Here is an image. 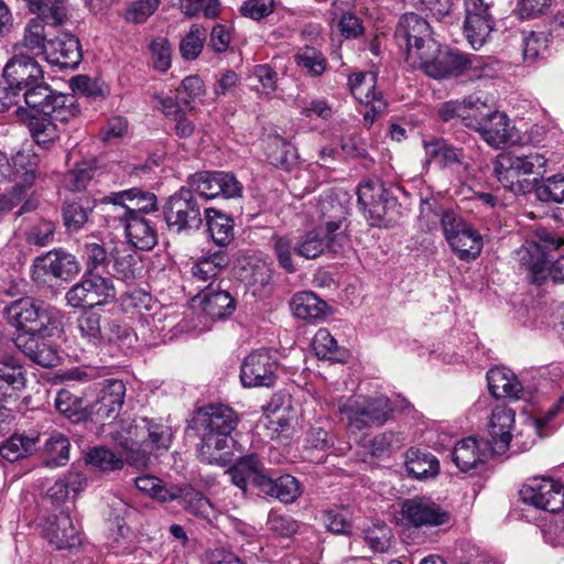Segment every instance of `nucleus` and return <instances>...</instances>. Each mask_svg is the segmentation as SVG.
<instances>
[{
	"label": "nucleus",
	"mask_w": 564,
	"mask_h": 564,
	"mask_svg": "<svg viewBox=\"0 0 564 564\" xmlns=\"http://www.w3.org/2000/svg\"><path fill=\"white\" fill-rule=\"evenodd\" d=\"M319 212L324 227L304 234L294 246L295 253L302 258L338 253L349 246L347 207L337 198L327 197L319 202Z\"/></svg>",
	"instance_id": "f257e3e1"
},
{
	"label": "nucleus",
	"mask_w": 564,
	"mask_h": 564,
	"mask_svg": "<svg viewBox=\"0 0 564 564\" xmlns=\"http://www.w3.org/2000/svg\"><path fill=\"white\" fill-rule=\"evenodd\" d=\"M192 423L200 438V462L224 466L234 443L231 433L238 423L236 413L224 404L209 405L198 410Z\"/></svg>",
	"instance_id": "f03ea898"
},
{
	"label": "nucleus",
	"mask_w": 564,
	"mask_h": 564,
	"mask_svg": "<svg viewBox=\"0 0 564 564\" xmlns=\"http://www.w3.org/2000/svg\"><path fill=\"white\" fill-rule=\"evenodd\" d=\"M3 316L18 334H56L62 326L61 312L32 296L10 302L3 310Z\"/></svg>",
	"instance_id": "7ed1b4c3"
},
{
	"label": "nucleus",
	"mask_w": 564,
	"mask_h": 564,
	"mask_svg": "<svg viewBox=\"0 0 564 564\" xmlns=\"http://www.w3.org/2000/svg\"><path fill=\"white\" fill-rule=\"evenodd\" d=\"M128 434L122 440L113 438L123 448L128 464L137 468L148 467L151 455L167 449L172 440L169 426L148 419L135 422Z\"/></svg>",
	"instance_id": "20e7f679"
},
{
	"label": "nucleus",
	"mask_w": 564,
	"mask_h": 564,
	"mask_svg": "<svg viewBox=\"0 0 564 564\" xmlns=\"http://www.w3.org/2000/svg\"><path fill=\"white\" fill-rule=\"evenodd\" d=\"M416 65L434 79H447L458 77L473 72V75L481 77L485 75L487 65L477 55H469L456 48L440 43L434 48L422 52Z\"/></svg>",
	"instance_id": "39448f33"
},
{
	"label": "nucleus",
	"mask_w": 564,
	"mask_h": 564,
	"mask_svg": "<svg viewBox=\"0 0 564 564\" xmlns=\"http://www.w3.org/2000/svg\"><path fill=\"white\" fill-rule=\"evenodd\" d=\"M338 411L349 429L361 431L383 425L392 415L393 406L384 395H352L338 401Z\"/></svg>",
	"instance_id": "423d86ee"
},
{
	"label": "nucleus",
	"mask_w": 564,
	"mask_h": 564,
	"mask_svg": "<svg viewBox=\"0 0 564 564\" xmlns=\"http://www.w3.org/2000/svg\"><path fill=\"white\" fill-rule=\"evenodd\" d=\"M564 246V238L556 231L536 227L523 247L521 262L529 272V280L533 284H542L546 280L549 258L553 251Z\"/></svg>",
	"instance_id": "0eeeda50"
},
{
	"label": "nucleus",
	"mask_w": 564,
	"mask_h": 564,
	"mask_svg": "<svg viewBox=\"0 0 564 564\" xmlns=\"http://www.w3.org/2000/svg\"><path fill=\"white\" fill-rule=\"evenodd\" d=\"M26 106L39 115L50 116L61 122L75 118L79 113L77 99L72 94L52 89L42 80L23 90Z\"/></svg>",
	"instance_id": "6e6552de"
},
{
	"label": "nucleus",
	"mask_w": 564,
	"mask_h": 564,
	"mask_svg": "<svg viewBox=\"0 0 564 564\" xmlns=\"http://www.w3.org/2000/svg\"><path fill=\"white\" fill-rule=\"evenodd\" d=\"M358 203L364 214L376 227H392L399 218L397 199L379 181H366L358 186Z\"/></svg>",
	"instance_id": "1a4fd4ad"
},
{
	"label": "nucleus",
	"mask_w": 564,
	"mask_h": 564,
	"mask_svg": "<svg viewBox=\"0 0 564 564\" xmlns=\"http://www.w3.org/2000/svg\"><path fill=\"white\" fill-rule=\"evenodd\" d=\"M202 208L196 195L182 186L164 203V220L169 229L176 234L197 230L203 225Z\"/></svg>",
	"instance_id": "9d476101"
},
{
	"label": "nucleus",
	"mask_w": 564,
	"mask_h": 564,
	"mask_svg": "<svg viewBox=\"0 0 564 564\" xmlns=\"http://www.w3.org/2000/svg\"><path fill=\"white\" fill-rule=\"evenodd\" d=\"M394 37L399 47L404 50L406 61L414 66L422 56V52H429L437 43L433 37L430 23L412 12L400 18Z\"/></svg>",
	"instance_id": "9b49d317"
},
{
	"label": "nucleus",
	"mask_w": 564,
	"mask_h": 564,
	"mask_svg": "<svg viewBox=\"0 0 564 564\" xmlns=\"http://www.w3.org/2000/svg\"><path fill=\"white\" fill-rule=\"evenodd\" d=\"M547 159L538 152L523 155L501 153L494 162V172L498 181L507 188L518 192L520 187L518 177L524 175L542 174L545 172Z\"/></svg>",
	"instance_id": "f8f14e48"
},
{
	"label": "nucleus",
	"mask_w": 564,
	"mask_h": 564,
	"mask_svg": "<svg viewBox=\"0 0 564 564\" xmlns=\"http://www.w3.org/2000/svg\"><path fill=\"white\" fill-rule=\"evenodd\" d=\"M116 295L111 279L86 272L82 280L66 292L65 299L72 307L93 308L112 302Z\"/></svg>",
	"instance_id": "ddd939ff"
},
{
	"label": "nucleus",
	"mask_w": 564,
	"mask_h": 564,
	"mask_svg": "<svg viewBox=\"0 0 564 564\" xmlns=\"http://www.w3.org/2000/svg\"><path fill=\"white\" fill-rule=\"evenodd\" d=\"M80 271L76 257L62 248L53 249L36 257L31 278L40 286L51 285L56 280L67 281Z\"/></svg>",
	"instance_id": "4468645a"
},
{
	"label": "nucleus",
	"mask_w": 564,
	"mask_h": 564,
	"mask_svg": "<svg viewBox=\"0 0 564 564\" xmlns=\"http://www.w3.org/2000/svg\"><path fill=\"white\" fill-rule=\"evenodd\" d=\"M401 520L408 527H440L451 520L449 512L425 497L405 499L401 503Z\"/></svg>",
	"instance_id": "2eb2a0df"
},
{
	"label": "nucleus",
	"mask_w": 564,
	"mask_h": 564,
	"mask_svg": "<svg viewBox=\"0 0 564 564\" xmlns=\"http://www.w3.org/2000/svg\"><path fill=\"white\" fill-rule=\"evenodd\" d=\"M278 364L268 349L251 351L240 367V380L243 387H272L276 380Z\"/></svg>",
	"instance_id": "dca6fc26"
},
{
	"label": "nucleus",
	"mask_w": 564,
	"mask_h": 564,
	"mask_svg": "<svg viewBox=\"0 0 564 564\" xmlns=\"http://www.w3.org/2000/svg\"><path fill=\"white\" fill-rule=\"evenodd\" d=\"M522 500L538 509L556 513L564 508V487L551 478H533L520 490Z\"/></svg>",
	"instance_id": "f3484780"
},
{
	"label": "nucleus",
	"mask_w": 564,
	"mask_h": 564,
	"mask_svg": "<svg viewBox=\"0 0 564 564\" xmlns=\"http://www.w3.org/2000/svg\"><path fill=\"white\" fill-rule=\"evenodd\" d=\"M227 475L230 481L242 490L248 492L249 487L254 488L260 496L262 490L268 489V479L264 464L258 454H248L237 458L235 464L228 468Z\"/></svg>",
	"instance_id": "a211bd4d"
},
{
	"label": "nucleus",
	"mask_w": 564,
	"mask_h": 564,
	"mask_svg": "<svg viewBox=\"0 0 564 564\" xmlns=\"http://www.w3.org/2000/svg\"><path fill=\"white\" fill-rule=\"evenodd\" d=\"M55 334H18L13 343L31 361L48 368L58 362L57 349L47 339Z\"/></svg>",
	"instance_id": "6ab92c4d"
},
{
	"label": "nucleus",
	"mask_w": 564,
	"mask_h": 564,
	"mask_svg": "<svg viewBox=\"0 0 564 564\" xmlns=\"http://www.w3.org/2000/svg\"><path fill=\"white\" fill-rule=\"evenodd\" d=\"M44 536L57 550H70L80 545L82 538L68 512L50 516L44 523Z\"/></svg>",
	"instance_id": "aec40b11"
},
{
	"label": "nucleus",
	"mask_w": 564,
	"mask_h": 564,
	"mask_svg": "<svg viewBox=\"0 0 564 564\" xmlns=\"http://www.w3.org/2000/svg\"><path fill=\"white\" fill-rule=\"evenodd\" d=\"M45 58L59 68L75 69L83 58L79 40L70 33H62L48 40Z\"/></svg>",
	"instance_id": "412c9836"
},
{
	"label": "nucleus",
	"mask_w": 564,
	"mask_h": 564,
	"mask_svg": "<svg viewBox=\"0 0 564 564\" xmlns=\"http://www.w3.org/2000/svg\"><path fill=\"white\" fill-rule=\"evenodd\" d=\"M514 417V411L505 405H498L492 410L488 423L489 438L485 442L490 444L496 454H502L508 449L512 438Z\"/></svg>",
	"instance_id": "4be33fe9"
},
{
	"label": "nucleus",
	"mask_w": 564,
	"mask_h": 564,
	"mask_svg": "<svg viewBox=\"0 0 564 564\" xmlns=\"http://www.w3.org/2000/svg\"><path fill=\"white\" fill-rule=\"evenodd\" d=\"M3 79L20 93L43 79V70L33 58L25 55L13 56L3 68Z\"/></svg>",
	"instance_id": "5701e85b"
},
{
	"label": "nucleus",
	"mask_w": 564,
	"mask_h": 564,
	"mask_svg": "<svg viewBox=\"0 0 564 564\" xmlns=\"http://www.w3.org/2000/svg\"><path fill=\"white\" fill-rule=\"evenodd\" d=\"M126 397V384L119 379H107L98 399L91 404V413L99 420L112 419L121 410Z\"/></svg>",
	"instance_id": "b1692460"
},
{
	"label": "nucleus",
	"mask_w": 564,
	"mask_h": 564,
	"mask_svg": "<svg viewBox=\"0 0 564 564\" xmlns=\"http://www.w3.org/2000/svg\"><path fill=\"white\" fill-rule=\"evenodd\" d=\"M203 312L212 319H225L236 310V301L231 294L210 282L197 295Z\"/></svg>",
	"instance_id": "393cba45"
},
{
	"label": "nucleus",
	"mask_w": 564,
	"mask_h": 564,
	"mask_svg": "<svg viewBox=\"0 0 564 564\" xmlns=\"http://www.w3.org/2000/svg\"><path fill=\"white\" fill-rule=\"evenodd\" d=\"M494 454L496 453L491 449L490 444L486 443L484 438L478 441L467 437L455 445L452 457L455 465L466 473Z\"/></svg>",
	"instance_id": "a878e982"
},
{
	"label": "nucleus",
	"mask_w": 564,
	"mask_h": 564,
	"mask_svg": "<svg viewBox=\"0 0 564 564\" xmlns=\"http://www.w3.org/2000/svg\"><path fill=\"white\" fill-rule=\"evenodd\" d=\"M477 132L487 144L496 149L503 148L516 140L514 126L506 113L498 110H494Z\"/></svg>",
	"instance_id": "bb28decb"
},
{
	"label": "nucleus",
	"mask_w": 564,
	"mask_h": 564,
	"mask_svg": "<svg viewBox=\"0 0 564 564\" xmlns=\"http://www.w3.org/2000/svg\"><path fill=\"white\" fill-rule=\"evenodd\" d=\"M25 387L23 366L13 356L0 359V400L17 399Z\"/></svg>",
	"instance_id": "cd10ccee"
},
{
	"label": "nucleus",
	"mask_w": 564,
	"mask_h": 564,
	"mask_svg": "<svg viewBox=\"0 0 564 564\" xmlns=\"http://www.w3.org/2000/svg\"><path fill=\"white\" fill-rule=\"evenodd\" d=\"M377 75L372 72L358 73L349 78L350 90L360 102L371 105L375 112H381L386 108L380 91L376 90Z\"/></svg>",
	"instance_id": "c85d7f7f"
},
{
	"label": "nucleus",
	"mask_w": 564,
	"mask_h": 564,
	"mask_svg": "<svg viewBox=\"0 0 564 564\" xmlns=\"http://www.w3.org/2000/svg\"><path fill=\"white\" fill-rule=\"evenodd\" d=\"M131 194L134 192H112L100 199L99 206L108 226L123 227L132 217L127 202Z\"/></svg>",
	"instance_id": "c756f323"
},
{
	"label": "nucleus",
	"mask_w": 564,
	"mask_h": 564,
	"mask_svg": "<svg viewBox=\"0 0 564 564\" xmlns=\"http://www.w3.org/2000/svg\"><path fill=\"white\" fill-rule=\"evenodd\" d=\"M229 256L225 250L207 251L198 258L192 267V274L196 281L210 283L228 267Z\"/></svg>",
	"instance_id": "7c9ffc66"
},
{
	"label": "nucleus",
	"mask_w": 564,
	"mask_h": 564,
	"mask_svg": "<svg viewBox=\"0 0 564 564\" xmlns=\"http://www.w3.org/2000/svg\"><path fill=\"white\" fill-rule=\"evenodd\" d=\"M490 393L497 398L520 399L522 387L516 376L506 368H492L487 372Z\"/></svg>",
	"instance_id": "2f4dec72"
},
{
	"label": "nucleus",
	"mask_w": 564,
	"mask_h": 564,
	"mask_svg": "<svg viewBox=\"0 0 564 564\" xmlns=\"http://www.w3.org/2000/svg\"><path fill=\"white\" fill-rule=\"evenodd\" d=\"M80 337L94 347L105 345L107 316L91 310L84 311L76 321Z\"/></svg>",
	"instance_id": "473e14b6"
},
{
	"label": "nucleus",
	"mask_w": 564,
	"mask_h": 564,
	"mask_svg": "<svg viewBox=\"0 0 564 564\" xmlns=\"http://www.w3.org/2000/svg\"><path fill=\"white\" fill-rule=\"evenodd\" d=\"M131 245L140 250H150L158 242V236L151 221L144 216H132L123 226Z\"/></svg>",
	"instance_id": "72a5a7b5"
},
{
	"label": "nucleus",
	"mask_w": 564,
	"mask_h": 564,
	"mask_svg": "<svg viewBox=\"0 0 564 564\" xmlns=\"http://www.w3.org/2000/svg\"><path fill=\"white\" fill-rule=\"evenodd\" d=\"M291 308L297 318L313 322L325 316L327 304L313 292H297L291 300Z\"/></svg>",
	"instance_id": "f704fd0d"
},
{
	"label": "nucleus",
	"mask_w": 564,
	"mask_h": 564,
	"mask_svg": "<svg viewBox=\"0 0 564 564\" xmlns=\"http://www.w3.org/2000/svg\"><path fill=\"white\" fill-rule=\"evenodd\" d=\"M268 484V489L262 490L260 496L273 498L283 503L294 502L302 494L300 481L289 474L278 478H273L270 475Z\"/></svg>",
	"instance_id": "c9c22d12"
},
{
	"label": "nucleus",
	"mask_w": 564,
	"mask_h": 564,
	"mask_svg": "<svg viewBox=\"0 0 564 564\" xmlns=\"http://www.w3.org/2000/svg\"><path fill=\"white\" fill-rule=\"evenodd\" d=\"M205 218L213 241L219 247L228 246L234 239L232 218L215 208H206Z\"/></svg>",
	"instance_id": "e433bc0d"
},
{
	"label": "nucleus",
	"mask_w": 564,
	"mask_h": 564,
	"mask_svg": "<svg viewBox=\"0 0 564 564\" xmlns=\"http://www.w3.org/2000/svg\"><path fill=\"white\" fill-rule=\"evenodd\" d=\"M246 280L248 290L254 297L267 299L273 292V270L265 262L251 264Z\"/></svg>",
	"instance_id": "4c0bfd02"
},
{
	"label": "nucleus",
	"mask_w": 564,
	"mask_h": 564,
	"mask_svg": "<svg viewBox=\"0 0 564 564\" xmlns=\"http://www.w3.org/2000/svg\"><path fill=\"white\" fill-rule=\"evenodd\" d=\"M69 448L70 443L64 434L52 433L43 447L45 466L51 468L65 466L69 460Z\"/></svg>",
	"instance_id": "58836bf2"
},
{
	"label": "nucleus",
	"mask_w": 564,
	"mask_h": 564,
	"mask_svg": "<svg viewBox=\"0 0 564 564\" xmlns=\"http://www.w3.org/2000/svg\"><path fill=\"white\" fill-rule=\"evenodd\" d=\"M85 486L86 478L83 474L69 471L48 488L46 496L53 503L59 505L68 498L70 492L76 496L84 490Z\"/></svg>",
	"instance_id": "ea45409f"
},
{
	"label": "nucleus",
	"mask_w": 564,
	"mask_h": 564,
	"mask_svg": "<svg viewBox=\"0 0 564 564\" xmlns=\"http://www.w3.org/2000/svg\"><path fill=\"white\" fill-rule=\"evenodd\" d=\"M54 121L55 118L42 115L32 116L29 120V130L37 145L44 149H48L59 138V131Z\"/></svg>",
	"instance_id": "a19ab883"
},
{
	"label": "nucleus",
	"mask_w": 564,
	"mask_h": 564,
	"mask_svg": "<svg viewBox=\"0 0 564 564\" xmlns=\"http://www.w3.org/2000/svg\"><path fill=\"white\" fill-rule=\"evenodd\" d=\"M40 164V156L33 149L26 148L18 151L11 158V165L14 174L21 177L25 188L34 182Z\"/></svg>",
	"instance_id": "79ce46f5"
},
{
	"label": "nucleus",
	"mask_w": 564,
	"mask_h": 564,
	"mask_svg": "<svg viewBox=\"0 0 564 564\" xmlns=\"http://www.w3.org/2000/svg\"><path fill=\"white\" fill-rule=\"evenodd\" d=\"M452 239L449 246L463 261L475 260L481 252L482 238L471 226Z\"/></svg>",
	"instance_id": "37998d69"
},
{
	"label": "nucleus",
	"mask_w": 564,
	"mask_h": 564,
	"mask_svg": "<svg viewBox=\"0 0 564 564\" xmlns=\"http://www.w3.org/2000/svg\"><path fill=\"white\" fill-rule=\"evenodd\" d=\"M94 206L87 200H65L62 206L63 224L68 232H77L88 221Z\"/></svg>",
	"instance_id": "c03bdc74"
},
{
	"label": "nucleus",
	"mask_w": 564,
	"mask_h": 564,
	"mask_svg": "<svg viewBox=\"0 0 564 564\" xmlns=\"http://www.w3.org/2000/svg\"><path fill=\"white\" fill-rule=\"evenodd\" d=\"M47 34L44 18H33L25 25L23 46L33 55H45L48 41Z\"/></svg>",
	"instance_id": "a18cd8bd"
},
{
	"label": "nucleus",
	"mask_w": 564,
	"mask_h": 564,
	"mask_svg": "<svg viewBox=\"0 0 564 564\" xmlns=\"http://www.w3.org/2000/svg\"><path fill=\"white\" fill-rule=\"evenodd\" d=\"M295 64L314 77L322 76L327 68V58L314 46L305 45L294 54Z\"/></svg>",
	"instance_id": "49530a36"
},
{
	"label": "nucleus",
	"mask_w": 564,
	"mask_h": 564,
	"mask_svg": "<svg viewBox=\"0 0 564 564\" xmlns=\"http://www.w3.org/2000/svg\"><path fill=\"white\" fill-rule=\"evenodd\" d=\"M408 473L416 479L434 477L438 473V460L432 454H420L416 451L408 453L405 463Z\"/></svg>",
	"instance_id": "de8ad7c7"
},
{
	"label": "nucleus",
	"mask_w": 564,
	"mask_h": 564,
	"mask_svg": "<svg viewBox=\"0 0 564 564\" xmlns=\"http://www.w3.org/2000/svg\"><path fill=\"white\" fill-rule=\"evenodd\" d=\"M187 189H189L197 199H215L217 191V171H200L191 174L187 177Z\"/></svg>",
	"instance_id": "09e8293b"
},
{
	"label": "nucleus",
	"mask_w": 564,
	"mask_h": 564,
	"mask_svg": "<svg viewBox=\"0 0 564 564\" xmlns=\"http://www.w3.org/2000/svg\"><path fill=\"white\" fill-rule=\"evenodd\" d=\"M312 348L319 359L343 361L345 358V352L326 328H321L315 333L312 339Z\"/></svg>",
	"instance_id": "8fccbe9b"
},
{
	"label": "nucleus",
	"mask_w": 564,
	"mask_h": 564,
	"mask_svg": "<svg viewBox=\"0 0 564 564\" xmlns=\"http://www.w3.org/2000/svg\"><path fill=\"white\" fill-rule=\"evenodd\" d=\"M35 449L36 438L14 434L0 446V455L9 462H17Z\"/></svg>",
	"instance_id": "3c124183"
},
{
	"label": "nucleus",
	"mask_w": 564,
	"mask_h": 564,
	"mask_svg": "<svg viewBox=\"0 0 564 564\" xmlns=\"http://www.w3.org/2000/svg\"><path fill=\"white\" fill-rule=\"evenodd\" d=\"M494 20L465 17L464 34L474 50H479L486 43L494 29Z\"/></svg>",
	"instance_id": "603ef678"
},
{
	"label": "nucleus",
	"mask_w": 564,
	"mask_h": 564,
	"mask_svg": "<svg viewBox=\"0 0 564 564\" xmlns=\"http://www.w3.org/2000/svg\"><path fill=\"white\" fill-rule=\"evenodd\" d=\"M464 106L466 109L463 122L466 127L475 131L478 130L495 110L488 106L486 101L481 100L480 97L473 95L464 99Z\"/></svg>",
	"instance_id": "864d4df0"
},
{
	"label": "nucleus",
	"mask_w": 564,
	"mask_h": 564,
	"mask_svg": "<svg viewBox=\"0 0 564 564\" xmlns=\"http://www.w3.org/2000/svg\"><path fill=\"white\" fill-rule=\"evenodd\" d=\"M207 31L202 24H193L180 42V53L186 61L196 59L206 42Z\"/></svg>",
	"instance_id": "5fc2aeb1"
},
{
	"label": "nucleus",
	"mask_w": 564,
	"mask_h": 564,
	"mask_svg": "<svg viewBox=\"0 0 564 564\" xmlns=\"http://www.w3.org/2000/svg\"><path fill=\"white\" fill-rule=\"evenodd\" d=\"M56 410L72 422H80L86 419L83 401L67 390H61L55 398Z\"/></svg>",
	"instance_id": "6e6d98bb"
},
{
	"label": "nucleus",
	"mask_w": 564,
	"mask_h": 564,
	"mask_svg": "<svg viewBox=\"0 0 564 564\" xmlns=\"http://www.w3.org/2000/svg\"><path fill=\"white\" fill-rule=\"evenodd\" d=\"M138 264L135 254L127 250H117L113 254L112 274L126 283H131L137 278Z\"/></svg>",
	"instance_id": "4d7b16f0"
},
{
	"label": "nucleus",
	"mask_w": 564,
	"mask_h": 564,
	"mask_svg": "<svg viewBox=\"0 0 564 564\" xmlns=\"http://www.w3.org/2000/svg\"><path fill=\"white\" fill-rule=\"evenodd\" d=\"M549 47L547 35L542 32L522 33V54L528 64H532L538 58L543 57Z\"/></svg>",
	"instance_id": "13d9d810"
},
{
	"label": "nucleus",
	"mask_w": 564,
	"mask_h": 564,
	"mask_svg": "<svg viewBox=\"0 0 564 564\" xmlns=\"http://www.w3.org/2000/svg\"><path fill=\"white\" fill-rule=\"evenodd\" d=\"M86 463L102 471L119 470L123 467V459L104 446L91 448L86 455Z\"/></svg>",
	"instance_id": "bf43d9fd"
},
{
	"label": "nucleus",
	"mask_w": 564,
	"mask_h": 564,
	"mask_svg": "<svg viewBox=\"0 0 564 564\" xmlns=\"http://www.w3.org/2000/svg\"><path fill=\"white\" fill-rule=\"evenodd\" d=\"M134 485L140 491L163 502L178 498L177 494L166 489L162 485V480L152 475H142L134 478Z\"/></svg>",
	"instance_id": "052dcab7"
},
{
	"label": "nucleus",
	"mask_w": 564,
	"mask_h": 564,
	"mask_svg": "<svg viewBox=\"0 0 564 564\" xmlns=\"http://www.w3.org/2000/svg\"><path fill=\"white\" fill-rule=\"evenodd\" d=\"M124 192H134L127 199L131 216H144L156 210L158 199L153 193L137 187L124 189Z\"/></svg>",
	"instance_id": "680f3d73"
},
{
	"label": "nucleus",
	"mask_w": 564,
	"mask_h": 564,
	"mask_svg": "<svg viewBox=\"0 0 564 564\" xmlns=\"http://www.w3.org/2000/svg\"><path fill=\"white\" fill-rule=\"evenodd\" d=\"M181 10L188 18L203 12L206 19H216L220 12V2L219 0H181Z\"/></svg>",
	"instance_id": "e2e57ef3"
},
{
	"label": "nucleus",
	"mask_w": 564,
	"mask_h": 564,
	"mask_svg": "<svg viewBox=\"0 0 564 564\" xmlns=\"http://www.w3.org/2000/svg\"><path fill=\"white\" fill-rule=\"evenodd\" d=\"M242 192L243 186L234 173L217 171L216 198H238L242 196Z\"/></svg>",
	"instance_id": "0e129e2a"
},
{
	"label": "nucleus",
	"mask_w": 564,
	"mask_h": 564,
	"mask_svg": "<svg viewBox=\"0 0 564 564\" xmlns=\"http://www.w3.org/2000/svg\"><path fill=\"white\" fill-rule=\"evenodd\" d=\"M536 196L542 202H564V176L561 174L553 175L538 186Z\"/></svg>",
	"instance_id": "69168bd1"
},
{
	"label": "nucleus",
	"mask_w": 564,
	"mask_h": 564,
	"mask_svg": "<svg viewBox=\"0 0 564 564\" xmlns=\"http://www.w3.org/2000/svg\"><path fill=\"white\" fill-rule=\"evenodd\" d=\"M391 536V530L384 524L375 525L365 531V541L372 552H387Z\"/></svg>",
	"instance_id": "338daca9"
},
{
	"label": "nucleus",
	"mask_w": 564,
	"mask_h": 564,
	"mask_svg": "<svg viewBox=\"0 0 564 564\" xmlns=\"http://www.w3.org/2000/svg\"><path fill=\"white\" fill-rule=\"evenodd\" d=\"M55 225L50 220H41L33 225L26 234L30 245L45 247L54 240Z\"/></svg>",
	"instance_id": "774afa93"
}]
</instances>
